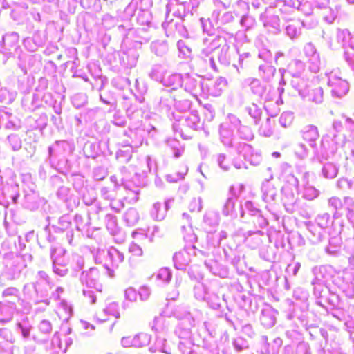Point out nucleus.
<instances>
[{
  "label": "nucleus",
  "instance_id": "10",
  "mask_svg": "<svg viewBox=\"0 0 354 354\" xmlns=\"http://www.w3.org/2000/svg\"><path fill=\"white\" fill-rule=\"evenodd\" d=\"M175 100H176V95H173L171 91L162 90L158 105V111L167 114L169 117L171 116L173 118H176V114L174 111Z\"/></svg>",
  "mask_w": 354,
  "mask_h": 354
},
{
  "label": "nucleus",
  "instance_id": "50",
  "mask_svg": "<svg viewBox=\"0 0 354 354\" xmlns=\"http://www.w3.org/2000/svg\"><path fill=\"white\" fill-rule=\"evenodd\" d=\"M245 83L250 86L251 91L254 94L261 96L264 93V86L258 79L250 77L245 80Z\"/></svg>",
  "mask_w": 354,
  "mask_h": 354
},
{
  "label": "nucleus",
  "instance_id": "13",
  "mask_svg": "<svg viewBox=\"0 0 354 354\" xmlns=\"http://www.w3.org/2000/svg\"><path fill=\"white\" fill-rule=\"evenodd\" d=\"M303 53L307 59L309 70L314 73H318L321 67V60L315 45L311 42L307 43L304 46Z\"/></svg>",
  "mask_w": 354,
  "mask_h": 354
},
{
  "label": "nucleus",
  "instance_id": "23",
  "mask_svg": "<svg viewBox=\"0 0 354 354\" xmlns=\"http://www.w3.org/2000/svg\"><path fill=\"white\" fill-rule=\"evenodd\" d=\"M149 337L146 333H140L133 337H125L121 339L122 346L141 348L148 344Z\"/></svg>",
  "mask_w": 354,
  "mask_h": 354
},
{
  "label": "nucleus",
  "instance_id": "34",
  "mask_svg": "<svg viewBox=\"0 0 354 354\" xmlns=\"http://www.w3.org/2000/svg\"><path fill=\"white\" fill-rule=\"evenodd\" d=\"M303 26V22L299 20L292 21L286 26V33L291 39H297L301 35V28Z\"/></svg>",
  "mask_w": 354,
  "mask_h": 354
},
{
  "label": "nucleus",
  "instance_id": "33",
  "mask_svg": "<svg viewBox=\"0 0 354 354\" xmlns=\"http://www.w3.org/2000/svg\"><path fill=\"white\" fill-rule=\"evenodd\" d=\"M301 97L308 101H310L316 104H320L324 100V90L320 86L310 89L308 88L305 93V95Z\"/></svg>",
  "mask_w": 354,
  "mask_h": 354
},
{
  "label": "nucleus",
  "instance_id": "42",
  "mask_svg": "<svg viewBox=\"0 0 354 354\" xmlns=\"http://www.w3.org/2000/svg\"><path fill=\"white\" fill-rule=\"evenodd\" d=\"M292 79L290 82L292 86L298 91L299 95L302 97L305 95V93L308 89L306 80L301 77L300 75L292 76Z\"/></svg>",
  "mask_w": 354,
  "mask_h": 354
},
{
  "label": "nucleus",
  "instance_id": "31",
  "mask_svg": "<svg viewBox=\"0 0 354 354\" xmlns=\"http://www.w3.org/2000/svg\"><path fill=\"white\" fill-rule=\"evenodd\" d=\"M219 223V216L215 212H206L203 216V226L207 232H212Z\"/></svg>",
  "mask_w": 354,
  "mask_h": 354
},
{
  "label": "nucleus",
  "instance_id": "27",
  "mask_svg": "<svg viewBox=\"0 0 354 354\" xmlns=\"http://www.w3.org/2000/svg\"><path fill=\"white\" fill-rule=\"evenodd\" d=\"M303 139L309 142L310 147L316 146V140L319 137L318 128L313 124H308L303 127L301 130Z\"/></svg>",
  "mask_w": 354,
  "mask_h": 354
},
{
  "label": "nucleus",
  "instance_id": "14",
  "mask_svg": "<svg viewBox=\"0 0 354 354\" xmlns=\"http://www.w3.org/2000/svg\"><path fill=\"white\" fill-rule=\"evenodd\" d=\"M176 310L175 315L179 319H185V322H181L176 328L175 333L179 338L184 341L189 340L192 336L191 327L193 326L194 320L189 319V313L187 310L184 311L183 315L178 314Z\"/></svg>",
  "mask_w": 354,
  "mask_h": 354
},
{
  "label": "nucleus",
  "instance_id": "1",
  "mask_svg": "<svg viewBox=\"0 0 354 354\" xmlns=\"http://www.w3.org/2000/svg\"><path fill=\"white\" fill-rule=\"evenodd\" d=\"M289 7H293L297 10L304 12L305 15L310 14V9L306 11V7H308V3H301L299 1H289L286 2L283 0H276L271 2L265 11L260 15L259 20L262 22L263 27L266 30L273 35H278L281 32L280 19L278 13H282L287 11Z\"/></svg>",
  "mask_w": 354,
  "mask_h": 354
},
{
  "label": "nucleus",
  "instance_id": "18",
  "mask_svg": "<svg viewBox=\"0 0 354 354\" xmlns=\"http://www.w3.org/2000/svg\"><path fill=\"white\" fill-rule=\"evenodd\" d=\"M75 149L73 143L68 140H62L56 141L52 146L48 147V156H62L66 154H71Z\"/></svg>",
  "mask_w": 354,
  "mask_h": 354
},
{
  "label": "nucleus",
  "instance_id": "38",
  "mask_svg": "<svg viewBox=\"0 0 354 354\" xmlns=\"http://www.w3.org/2000/svg\"><path fill=\"white\" fill-rule=\"evenodd\" d=\"M205 301L207 303L208 306L214 310L220 309L222 307L223 304H226L225 295H223L222 298H221L217 294L214 292H209ZM225 306L227 310H230L227 306Z\"/></svg>",
  "mask_w": 354,
  "mask_h": 354
},
{
  "label": "nucleus",
  "instance_id": "26",
  "mask_svg": "<svg viewBox=\"0 0 354 354\" xmlns=\"http://www.w3.org/2000/svg\"><path fill=\"white\" fill-rule=\"evenodd\" d=\"M342 230V225H340V230L338 235L330 236L328 245L325 247V252L332 256H337L341 251L342 241L339 236Z\"/></svg>",
  "mask_w": 354,
  "mask_h": 354
},
{
  "label": "nucleus",
  "instance_id": "35",
  "mask_svg": "<svg viewBox=\"0 0 354 354\" xmlns=\"http://www.w3.org/2000/svg\"><path fill=\"white\" fill-rule=\"evenodd\" d=\"M171 12H173V16L177 17L176 19H181L182 21H183V18L187 14L184 3H169L166 6V15H169Z\"/></svg>",
  "mask_w": 354,
  "mask_h": 354
},
{
  "label": "nucleus",
  "instance_id": "51",
  "mask_svg": "<svg viewBox=\"0 0 354 354\" xmlns=\"http://www.w3.org/2000/svg\"><path fill=\"white\" fill-rule=\"evenodd\" d=\"M305 70V63L299 59L292 60L288 66V73L292 76L301 75Z\"/></svg>",
  "mask_w": 354,
  "mask_h": 354
},
{
  "label": "nucleus",
  "instance_id": "56",
  "mask_svg": "<svg viewBox=\"0 0 354 354\" xmlns=\"http://www.w3.org/2000/svg\"><path fill=\"white\" fill-rule=\"evenodd\" d=\"M151 49L158 56H163L168 50V46L165 41H156L151 44Z\"/></svg>",
  "mask_w": 354,
  "mask_h": 354
},
{
  "label": "nucleus",
  "instance_id": "53",
  "mask_svg": "<svg viewBox=\"0 0 354 354\" xmlns=\"http://www.w3.org/2000/svg\"><path fill=\"white\" fill-rule=\"evenodd\" d=\"M274 124V121L268 118L260 126L259 129V134L264 137L271 136L273 133Z\"/></svg>",
  "mask_w": 354,
  "mask_h": 354
},
{
  "label": "nucleus",
  "instance_id": "52",
  "mask_svg": "<svg viewBox=\"0 0 354 354\" xmlns=\"http://www.w3.org/2000/svg\"><path fill=\"white\" fill-rule=\"evenodd\" d=\"M151 216L156 221H162L166 216V210L160 202L155 203L150 211Z\"/></svg>",
  "mask_w": 354,
  "mask_h": 354
},
{
  "label": "nucleus",
  "instance_id": "17",
  "mask_svg": "<svg viewBox=\"0 0 354 354\" xmlns=\"http://www.w3.org/2000/svg\"><path fill=\"white\" fill-rule=\"evenodd\" d=\"M226 86L227 80L223 77H218L214 81L208 80L204 82L203 94L207 96H219Z\"/></svg>",
  "mask_w": 354,
  "mask_h": 354
},
{
  "label": "nucleus",
  "instance_id": "47",
  "mask_svg": "<svg viewBox=\"0 0 354 354\" xmlns=\"http://www.w3.org/2000/svg\"><path fill=\"white\" fill-rule=\"evenodd\" d=\"M57 239H60L62 242H66L72 246L75 245L77 243L74 240L73 230L65 231L64 234L57 237L54 236L51 232L49 233L48 240L50 242L55 241Z\"/></svg>",
  "mask_w": 354,
  "mask_h": 354
},
{
  "label": "nucleus",
  "instance_id": "8",
  "mask_svg": "<svg viewBox=\"0 0 354 354\" xmlns=\"http://www.w3.org/2000/svg\"><path fill=\"white\" fill-rule=\"evenodd\" d=\"M181 19H173L170 15H166L165 21L162 23V26L165 30L167 37L178 38V37H187L188 31Z\"/></svg>",
  "mask_w": 354,
  "mask_h": 354
},
{
  "label": "nucleus",
  "instance_id": "49",
  "mask_svg": "<svg viewBox=\"0 0 354 354\" xmlns=\"http://www.w3.org/2000/svg\"><path fill=\"white\" fill-rule=\"evenodd\" d=\"M34 283L37 297L41 300H47L49 302L46 297L48 296L49 288H51L50 285H46L43 281H36Z\"/></svg>",
  "mask_w": 354,
  "mask_h": 354
},
{
  "label": "nucleus",
  "instance_id": "6",
  "mask_svg": "<svg viewBox=\"0 0 354 354\" xmlns=\"http://www.w3.org/2000/svg\"><path fill=\"white\" fill-rule=\"evenodd\" d=\"M327 85L330 88V93L333 97L342 98L347 94L349 91V84L346 80L342 78L339 69H333L326 71Z\"/></svg>",
  "mask_w": 354,
  "mask_h": 354
},
{
  "label": "nucleus",
  "instance_id": "61",
  "mask_svg": "<svg viewBox=\"0 0 354 354\" xmlns=\"http://www.w3.org/2000/svg\"><path fill=\"white\" fill-rule=\"evenodd\" d=\"M124 301L122 302V306L123 309L129 308V302H134L137 299V292L133 288L129 287L124 291Z\"/></svg>",
  "mask_w": 354,
  "mask_h": 354
},
{
  "label": "nucleus",
  "instance_id": "45",
  "mask_svg": "<svg viewBox=\"0 0 354 354\" xmlns=\"http://www.w3.org/2000/svg\"><path fill=\"white\" fill-rule=\"evenodd\" d=\"M23 292L24 295L29 299L33 300L35 304L44 302L46 305H48L49 302L47 300L39 299L36 296V291L34 283H29L24 286Z\"/></svg>",
  "mask_w": 354,
  "mask_h": 354
},
{
  "label": "nucleus",
  "instance_id": "11",
  "mask_svg": "<svg viewBox=\"0 0 354 354\" xmlns=\"http://www.w3.org/2000/svg\"><path fill=\"white\" fill-rule=\"evenodd\" d=\"M19 36L15 32L4 35L0 40V53L8 59L19 47Z\"/></svg>",
  "mask_w": 354,
  "mask_h": 354
},
{
  "label": "nucleus",
  "instance_id": "3",
  "mask_svg": "<svg viewBox=\"0 0 354 354\" xmlns=\"http://www.w3.org/2000/svg\"><path fill=\"white\" fill-rule=\"evenodd\" d=\"M227 44L226 38L221 35L203 39L205 46L201 50L200 57L205 63L206 68L209 67L214 71H218L214 55Z\"/></svg>",
  "mask_w": 354,
  "mask_h": 354
},
{
  "label": "nucleus",
  "instance_id": "64",
  "mask_svg": "<svg viewBox=\"0 0 354 354\" xmlns=\"http://www.w3.org/2000/svg\"><path fill=\"white\" fill-rule=\"evenodd\" d=\"M315 221L322 230L327 228L333 222L328 213L318 214L315 218Z\"/></svg>",
  "mask_w": 354,
  "mask_h": 354
},
{
  "label": "nucleus",
  "instance_id": "22",
  "mask_svg": "<svg viewBox=\"0 0 354 354\" xmlns=\"http://www.w3.org/2000/svg\"><path fill=\"white\" fill-rule=\"evenodd\" d=\"M16 310L17 304L15 301H0V324L10 323L13 319Z\"/></svg>",
  "mask_w": 354,
  "mask_h": 354
},
{
  "label": "nucleus",
  "instance_id": "60",
  "mask_svg": "<svg viewBox=\"0 0 354 354\" xmlns=\"http://www.w3.org/2000/svg\"><path fill=\"white\" fill-rule=\"evenodd\" d=\"M192 102L187 99H181L180 96L176 95V100L174 102V110L183 113L189 109Z\"/></svg>",
  "mask_w": 354,
  "mask_h": 354
},
{
  "label": "nucleus",
  "instance_id": "37",
  "mask_svg": "<svg viewBox=\"0 0 354 354\" xmlns=\"http://www.w3.org/2000/svg\"><path fill=\"white\" fill-rule=\"evenodd\" d=\"M272 178L271 176L270 179L267 180L266 183H263L262 185V192H263V199L266 203H271L275 200V197L277 196V189L271 183H269V180Z\"/></svg>",
  "mask_w": 354,
  "mask_h": 354
},
{
  "label": "nucleus",
  "instance_id": "20",
  "mask_svg": "<svg viewBox=\"0 0 354 354\" xmlns=\"http://www.w3.org/2000/svg\"><path fill=\"white\" fill-rule=\"evenodd\" d=\"M244 189L243 185H239L237 187L235 186H231L230 188V195L227 198L225 204L222 209V213L223 215L233 216L234 214L235 207V198L239 196L241 192Z\"/></svg>",
  "mask_w": 354,
  "mask_h": 354
},
{
  "label": "nucleus",
  "instance_id": "57",
  "mask_svg": "<svg viewBox=\"0 0 354 354\" xmlns=\"http://www.w3.org/2000/svg\"><path fill=\"white\" fill-rule=\"evenodd\" d=\"M152 330L156 333H165L167 329L166 319L163 316H158L154 318L151 326Z\"/></svg>",
  "mask_w": 354,
  "mask_h": 354
},
{
  "label": "nucleus",
  "instance_id": "4",
  "mask_svg": "<svg viewBox=\"0 0 354 354\" xmlns=\"http://www.w3.org/2000/svg\"><path fill=\"white\" fill-rule=\"evenodd\" d=\"M176 122L173 124V128L178 131L184 139H189L192 136L187 134L189 129L195 131L200 128V118L197 111L185 113L182 116L176 115Z\"/></svg>",
  "mask_w": 354,
  "mask_h": 354
},
{
  "label": "nucleus",
  "instance_id": "25",
  "mask_svg": "<svg viewBox=\"0 0 354 354\" xmlns=\"http://www.w3.org/2000/svg\"><path fill=\"white\" fill-rule=\"evenodd\" d=\"M238 53L239 51L237 50L230 48L229 44H227L223 48L220 49L215 55L221 64L229 66Z\"/></svg>",
  "mask_w": 354,
  "mask_h": 354
},
{
  "label": "nucleus",
  "instance_id": "41",
  "mask_svg": "<svg viewBox=\"0 0 354 354\" xmlns=\"http://www.w3.org/2000/svg\"><path fill=\"white\" fill-rule=\"evenodd\" d=\"M264 233L261 230L248 231L245 241L252 248H255L261 244V236Z\"/></svg>",
  "mask_w": 354,
  "mask_h": 354
},
{
  "label": "nucleus",
  "instance_id": "5",
  "mask_svg": "<svg viewBox=\"0 0 354 354\" xmlns=\"http://www.w3.org/2000/svg\"><path fill=\"white\" fill-rule=\"evenodd\" d=\"M313 295L319 306L326 309L339 308V296L332 292L326 285L313 286Z\"/></svg>",
  "mask_w": 354,
  "mask_h": 354
},
{
  "label": "nucleus",
  "instance_id": "32",
  "mask_svg": "<svg viewBox=\"0 0 354 354\" xmlns=\"http://www.w3.org/2000/svg\"><path fill=\"white\" fill-rule=\"evenodd\" d=\"M183 77L178 73H174L164 77L162 82L164 86L171 87V92L176 91L178 88L183 86Z\"/></svg>",
  "mask_w": 354,
  "mask_h": 354
},
{
  "label": "nucleus",
  "instance_id": "29",
  "mask_svg": "<svg viewBox=\"0 0 354 354\" xmlns=\"http://www.w3.org/2000/svg\"><path fill=\"white\" fill-rule=\"evenodd\" d=\"M123 98L125 100L124 107L126 109L127 115L132 119L134 118L136 115H139L141 112L142 107L138 106V102L142 104L145 100L144 97L136 98L134 102L129 100L125 96H124Z\"/></svg>",
  "mask_w": 354,
  "mask_h": 354
},
{
  "label": "nucleus",
  "instance_id": "63",
  "mask_svg": "<svg viewBox=\"0 0 354 354\" xmlns=\"http://www.w3.org/2000/svg\"><path fill=\"white\" fill-rule=\"evenodd\" d=\"M342 202L348 212L346 214L348 219L354 224V220L352 218L354 216V199L350 196H346Z\"/></svg>",
  "mask_w": 354,
  "mask_h": 354
},
{
  "label": "nucleus",
  "instance_id": "36",
  "mask_svg": "<svg viewBox=\"0 0 354 354\" xmlns=\"http://www.w3.org/2000/svg\"><path fill=\"white\" fill-rule=\"evenodd\" d=\"M206 268L214 275L224 278L227 274V271L225 267H221L217 261L209 259L204 261Z\"/></svg>",
  "mask_w": 354,
  "mask_h": 354
},
{
  "label": "nucleus",
  "instance_id": "16",
  "mask_svg": "<svg viewBox=\"0 0 354 354\" xmlns=\"http://www.w3.org/2000/svg\"><path fill=\"white\" fill-rule=\"evenodd\" d=\"M183 86L186 92L194 97L203 93V81L200 77H193L186 74L183 77Z\"/></svg>",
  "mask_w": 354,
  "mask_h": 354
},
{
  "label": "nucleus",
  "instance_id": "39",
  "mask_svg": "<svg viewBox=\"0 0 354 354\" xmlns=\"http://www.w3.org/2000/svg\"><path fill=\"white\" fill-rule=\"evenodd\" d=\"M0 191L1 192L3 199L10 198L13 203H17L19 197L17 185H3Z\"/></svg>",
  "mask_w": 354,
  "mask_h": 354
},
{
  "label": "nucleus",
  "instance_id": "24",
  "mask_svg": "<svg viewBox=\"0 0 354 354\" xmlns=\"http://www.w3.org/2000/svg\"><path fill=\"white\" fill-rule=\"evenodd\" d=\"M277 314V310L272 307L270 305H265L261 311L260 322L261 324L266 328H272L276 323Z\"/></svg>",
  "mask_w": 354,
  "mask_h": 354
},
{
  "label": "nucleus",
  "instance_id": "15",
  "mask_svg": "<svg viewBox=\"0 0 354 354\" xmlns=\"http://www.w3.org/2000/svg\"><path fill=\"white\" fill-rule=\"evenodd\" d=\"M124 256L122 252L114 247H111L107 251V260L110 261L112 268L105 264L104 268L106 274L109 277H113L115 275L114 268H118L124 261Z\"/></svg>",
  "mask_w": 354,
  "mask_h": 354
},
{
  "label": "nucleus",
  "instance_id": "28",
  "mask_svg": "<svg viewBox=\"0 0 354 354\" xmlns=\"http://www.w3.org/2000/svg\"><path fill=\"white\" fill-rule=\"evenodd\" d=\"M320 162L322 164V174L326 179L335 178L339 171V167L334 162L327 161V159L322 156Z\"/></svg>",
  "mask_w": 354,
  "mask_h": 354
},
{
  "label": "nucleus",
  "instance_id": "58",
  "mask_svg": "<svg viewBox=\"0 0 354 354\" xmlns=\"http://www.w3.org/2000/svg\"><path fill=\"white\" fill-rule=\"evenodd\" d=\"M124 220L128 225H134L139 220L138 211L135 208L128 209L124 214Z\"/></svg>",
  "mask_w": 354,
  "mask_h": 354
},
{
  "label": "nucleus",
  "instance_id": "55",
  "mask_svg": "<svg viewBox=\"0 0 354 354\" xmlns=\"http://www.w3.org/2000/svg\"><path fill=\"white\" fill-rule=\"evenodd\" d=\"M239 138L245 141H251L254 139V135L252 129L247 126L241 124L237 128Z\"/></svg>",
  "mask_w": 354,
  "mask_h": 354
},
{
  "label": "nucleus",
  "instance_id": "59",
  "mask_svg": "<svg viewBox=\"0 0 354 354\" xmlns=\"http://www.w3.org/2000/svg\"><path fill=\"white\" fill-rule=\"evenodd\" d=\"M207 287L201 283H198L194 287V297L199 301H205L208 295Z\"/></svg>",
  "mask_w": 354,
  "mask_h": 354
},
{
  "label": "nucleus",
  "instance_id": "48",
  "mask_svg": "<svg viewBox=\"0 0 354 354\" xmlns=\"http://www.w3.org/2000/svg\"><path fill=\"white\" fill-rule=\"evenodd\" d=\"M106 227L109 233L115 236L118 234L120 227L118 225L117 218L113 214H108L105 217Z\"/></svg>",
  "mask_w": 354,
  "mask_h": 354
},
{
  "label": "nucleus",
  "instance_id": "54",
  "mask_svg": "<svg viewBox=\"0 0 354 354\" xmlns=\"http://www.w3.org/2000/svg\"><path fill=\"white\" fill-rule=\"evenodd\" d=\"M6 144L13 151H19L22 147L21 139L15 133H12L7 136Z\"/></svg>",
  "mask_w": 354,
  "mask_h": 354
},
{
  "label": "nucleus",
  "instance_id": "40",
  "mask_svg": "<svg viewBox=\"0 0 354 354\" xmlns=\"http://www.w3.org/2000/svg\"><path fill=\"white\" fill-rule=\"evenodd\" d=\"M259 75L266 82H270L274 76L276 68L274 66L265 63L261 64L258 68Z\"/></svg>",
  "mask_w": 354,
  "mask_h": 354
},
{
  "label": "nucleus",
  "instance_id": "46",
  "mask_svg": "<svg viewBox=\"0 0 354 354\" xmlns=\"http://www.w3.org/2000/svg\"><path fill=\"white\" fill-rule=\"evenodd\" d=\"M65 352L66 348H63L60 337L55 333L51 340L49 354H64Z\"/></svg>",
  "mask_w": 354,
  "mask_h": 354
},
{
  "label": "nucleus",
  "instance_id": "30",
  "mask_svg": "<svg viewBox=\"0 0 354 354\" xmlns=\"http://www.w3.org/2000/svg\"><path fill=\"white\" fill-rule=\"evenodd\" d=\"M108 315H112L116 319L120 318L119 306L118 303H110L102 310L97 313L96 318L99 320V322H104L107 320Z\"/></svg>",
  "mask_w": 354,
  "mask_h": 354
},
{
  "label": "nucleus",
  "instance_id": "43",
  "mask_svg": "<svg viewBox=\"0 0 354 354\" xmlns=\"http://www.w3.org/2000/svg\"><path fill=\"white\" fill-rule=\"evenodd\" d=\"M308 238L313 244H318L321 243L324 239V232L322 230H318L313 225H308Z\"/></svg>",
  "mask_w": 354,
  "mask_h": 354
},
{
  "label": "nucleus",
  "instance_id": "44",
  "mask_svg": "<svg viewBox=\"0 0 354 354\" xmlns=\"http://www.w3.org/2000/svg\"><path fill=\"white\" fill-rule=\"evenodd\" d=\"M282 200L285 206L292 207L296 204L298 200V195L295 194L290 187H283L282 189Z\"/></svg>",
  "mask_w": 354,
  "mask_h": 354
},
{
  "label": "nucleus",
  "instance_id": "19",
  "mask_svg": "<svg viewBox=\"0 0 354 354\" xmlns=\"http://www.w3.org/2000/svg\"><path fill=\"white\" fill-rule=\"evenodd\" d=\"M99 276L100 273L98 269L91 268L88 271L82 272L80 281L88 288H91L96 290L97 292H101L102 285L99 283Z\"/></svg>",
  "mask_w": 354,
  "mask_h": 354
},
{
  "label": "nucleus",
  "instance_id": "9",
  "mask_svg": "<svg viewBox=\"0 0 354 354\" xmlns=\"http://www.w3.org/2000/svg\"><path fill=\"white\" fill-rule=\"evenodd\" d=\"M311 272L313 274V279L311 281L313 286H318V284L326 285L332 279L335 272L333 267L329 265L314 266Z\"/></svg>",
  "mask_w": 354,
  "mask_h": 354
},
{
  "label": "nucleus",
  "instance_id": "12",
  "mask_svg": "<svg viewBox=\"0 0 354 354\" xmlns=\"http://www.w3.org/2000/svg\"><path fill=\"white\" fill-rule=\"evenodd\" d=\"M194 255H197L196 248L194 245L186 246L183 250L176 252L173 257L175 268L178 270H185Z\"/></svg>",
  "mask_w": 354,
  "mask_h": 354
},
{
  "label": "nucleus",
  "instance_id": "21",
  "mask_svg": "<svg viewBox=\"0 0 354 354\" xmlns=\"http://www.w3.org/2000/svg\"><path fill=\"white\" fill-rule=\"evenodd\" d=\"M144 134L145 131L142 129H129L124 132V135L128 138L123 142L126 146H130L132 148H138L142 145L144 141Z\"/></svg>",
  "mask_w": 354,
  "mask_h": 354
},
{
  "label": "nucleus",
  "instance_id": "2",
  "mask_svg": "<svg viewBox=\"0 0 354 354\" xmlns=\"http://www.w3.org/2000/svg\"><path fill=\"white\" fill-rule=\"evenodd\" d=\"M219 140L227 148H234L236 152L241 154L244 159L252 165H259L261 162V153L255 151L253 147L245 142H236L234 129L229 123H221L219 126Z\"/></svg>",
  "mask_w": 354,
  "mask_h": 354
},
{
  "label": "nucleus",
  "instance_id": "7",
  "mask_svg": "<svg viewBox=\"0 0 354 354\" xmlns=\"http://www.w3.org/2000/svg\"><path fill=\"white\" fill-rule=\"evenodd\" d=\"M50 259L53 272L60 277L66 276L68 272V258L66 256V250L62 248H51Z\"/></svg>",
  "mask_w": 354,
  "mask_h": 354
},
{
  "label": "nucleus",
  "instance_id": "62",
  "mask_svg": "<svg viewBox=\"0 0 354 354\" xmlns=\"http://www.w3.org/2000/svg\"><path fill=\"white\" fill-rule=\"evenodd\" d=\"M240 210L241 217L242 218L244 216L245 211H248L252 216H256L260 213L259 209L255 207L252 202L250 201H246L244 204H241Z\"/></svg>",
  "mask_w": 354,
  "mask_h": 354
}]
</instances>
